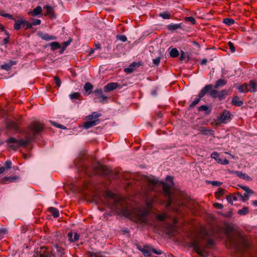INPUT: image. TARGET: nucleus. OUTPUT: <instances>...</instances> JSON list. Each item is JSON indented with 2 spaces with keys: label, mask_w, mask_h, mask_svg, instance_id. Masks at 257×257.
<instances>
[{
  "label": "nucleus",
  "mask_w": 257,
  "mask_h": 257,
  "mask_svg": "<svg viewBox=\"0 0 257 257\" xmlns=\"http://www.w3.org/2000/svg\"><path fill=\"white\" fill-rule=\"evenodd\" d=\"M155 201V198H147L146 201V207H136L130 210L120 196L111 191H107L105 192V201L109 208L138 223L147 222L148 215Z\"/></svg>",
  "instance_id": "nucleus-1"
},
{
  "label": "nucleus",
  "mask_w": 257,
  "mask_h": 257,
  "mask_svg": "<svg viewBox=\"0 0 257 257\" xmlns=\"http://www.w3.org/2000/svg\"><path fill=\"white\" fill-rule=\"evenodd\" d=\"M166 180L170 182L168 184L166 182H162L163 190L166 198L167 208H169L173 204L172 210L175 212L180 213L182 211V208L184 207L187 208L189 210L192 211L193 209L194 202L192 200H188L187 202H184L181 199L175 200L171 197V192L170 188L174 185L173 178L170 176H167Z\"/></svg>",
  "instance_id": "nucleus-2"
},
{
  "label": "nucleus",
  "mask_w": 257,
  "mask_h": 257,
  "mask_svg": "<svg viewBox=\"0 0 257 257\" xmlns=\"http://www.w3.org/2000/svg\"><path fill=\"white\" fill-rule=\"evenodd\" d=\"M226 242L227 246L233 249L235 251H239L240 249V239L238 235L234 233V232L225 231Z\"/></svg>",
  "instance_id": "nucleus-3"
},
{
  "label": "nucleus",
  "mask_w": 257,
  "mask_h": 257,
  "mask_svg": "<svg viewBox=\"0 0 257 257\" xmlns=\"http://www.w3.org/2000/svg\"><path fill=\"white\" fill-rule=\"evenodd\" d=\"M214 245L213 239H209L205 244H202L197 241H194L191 243V246L194 250L201 256H207L208 251L207 248L208 247L212 246Z\"/></svg>",
  "instance_id": "nucleus-4"
},
{
  "label": "nucleus",
  "mask_w": 257,
  "mask_h": 257,
  "mask_svg": "<svg viewBox=\"0 0 257 257\" xmlns=\"http://www.w3.org/2000/svg\"><path fill=\"white\" fill-rule=\"evenodd\" d=\"M31 141V139L28 137H27L26 139L21 140H18L15 138L11 137L6 140L8 147L14 150H17L20 147L26 146Z\"/></svg>",
  "instance_id": "nucleus-5"
},
{
  "label": "nucleus",
  "mask_w": 257,
  "mask_h": 257,
  "mask_svg": "<svg viewBox=\"0 0 257 257\" xmlns=\"http://www.w3.org/2000/svg\"><path fill=\"white\" fill-rule=\"evenodd\" d=\"M101 115V113L93 112L91 114L87 116V121L83 124V127L88 129L97 124L99 122L98 117Z\"/></svg>",
  "instance_id": "nucleus-6"
},
{
  "label": "nucleus",
  "mask_w": 257,
  "mask_h": 257,
  "mask_svg": "<svg viewBox=\"0 0 257 257\" xmlns=\"http://www.w3.org/2000/svg\"><path fill=\"white\" fill-rule=\"evenodd\" d=\"M52 257H61L64 254V249L59 244L54 245L51 248H49Z\"/></svg>",
  "instance_id": "nucleus-7"
},
{
  "label": "nucleus",
  "mask_w": 257,
  "mask_h": 257,
  "mask_svg": "<svg viewBox=\"0 0 257 257\" xmlns=\"http://www.w3.org/2000/svg\"><path fill=\"white\" fill-rule=\"evenodd\" d=\"M43 124L39 122H35L29 126L31 133L35 136L39 134L43 130Z\"/></svg>",
  "instance_id": "nucleus-8"
},
{
  "label": "nucleus",
  "mask_w": 257,
  "mask_h": 257,
  "mask_svg": "<svg viewBox=\"0 0 257 257\" xmlns=\"http://www.w3.org/2000/svg\"><path fill=\"white\" fill-rule=\"evenodd\" d=\"M38 252L36 257H52L50 254V251L47 247H41Z\"/></svg>",
  "instance_id": "nucleus-9"
},
{
  "label": "nucleus",
  "mask_w": 257,
  "mask_h": 257,
  "mask_svg": "<svg viewBox=\"0 0 257 257\" xmlns=\"http://www.w3.org/2000/svg\"><path fill=\"white\" fill-rule=\"evenodd\" d=\"M93 93L95 94L96 97L99 99L100 102L101 103L107 102V97L103 94L101 89H96L93 91Z\"/></svg>",
  "instance_id": "nucleus-10"
},
{
  "label": "nucleus",
  "mask_w": 257,
  "mask_h": 257,
  "mask_svg": "<svg viewBox=\"0 0 257 257\" xmlns=\"http://www.w3.org/2000/svg\"><path fill=\"white\" fill-rule=\"evenodd\" d=\"M242 189L245 191L243 195H242V201L247 200L250 195L254 194V192L247 187L242 186Z\"/></svg>",
  "instance_id": "nucleus-11"
},
{
  "label": "nucleus",
  "mask_w": 257,
  "mask_h": 257,
  "mask_svg": "<svg viewBox=\"0 0 257 257\" xmlns=\"http://www.w3.org/2000/svg\"><path fill=\"white\" fill-rule=\"evenodd\" d=\"M230 113L228 111L224 110L220 114L219 117V121L221 123H226L229 119Z\"/></svg>",
  "instance_id": "nucleus-12"
},
{
  "label": "nucleus",
  "mask_w": 257,
  "mask_h": 257,
  "mask_svg": "<svg viewBox=\"0 0 257 257\" xmlns=\"http://www.w3.org/2000/svg\"><path fill=\"white\" fill-rule=\"evenodd\" d=\"M137 248L141 251L144 256H150L151 255V250L150 247L148 245H144L143 247L141 246L138 245L137 246Z\"/></svg>",
  "instance_id": "nucleus-13"
},
{
  "label": "nucleus",
  "mask_w": 257,
  "mask_h": 257,
  "mask_svg": "<svg viewBox=\"0 0 257 257\" xmlns=\"http://www.w3.org/2000/svg\"><path fill=\"white\" fill-rule=\"evenodd\" d=\"M213 88V85L211 84H207L200 91L198 94V96H199L200 98H202L204 97L205 94L210 92V90H211Z\"/></svg>",
  "instance_id": "nucleus-14"
},
{
  "label": "nucleus",
  "mask_w": 257,
  "mask_h": 257,
  "mask_svg": "<svg viewBox=\"0 0 257 257\" xmlns=\"http://www.w3.org/2000/svg\"><path fill=\"white\" fill-rule=\"evenodd\" d=\"M240 198H241V195H240L239 193L237 195H232L227 196L226 197V199L227 201L232 205H236V201H237Z\"/></svg>",
  "instance_id": "nucleus-15"
},
{
  "label": "nucleus",
  "mask_w": 257,
  "mask_h": 257,
  "mask_svg": "<svg viewBox=\"0 0 257 257\" xmlns=\"http://www.w3.org/2000/svg\"><path fill=\"white\" fill-rule=\"evenodd\" d=\"M140 65L139 63L134 62L128 67L124 68V71L126 73H131L135 70L136 68L138 67Z\"/></svg>",
  "instance_id": "nucleus-16"
},
{
  "label": "nucleus",
  "mask_w": 257,
  "mask_h": 257,
  "mask_svg": "<svg viewBox=\"0 0 257 257\" xmlns=\"http://www.w3.org/2000/svg\"><path fill=\"white\" fill-rule=\"evenodd\" d=\"M97 168L96 173L100 175H107L109 172V170L106 166L102 165L99 163L98 164Z\"/></svg>",
  "instance_id": "nucleus-17"
},
{
  "label": "nucleus",
  "mask_w": 257,
  "mask_h": 257,
  "mask_svg": "<svg viewBox=\"0 0 257 257\" xmlns=\"http://www.w3.org/2000/svg\"><path fill=\"white\" fill-rule=\"evenodd\" d=\"M19 179V177L17 176L5 177L1 180V183L2 184H6L8 182L11 183L15 182Z\"/></svg>",
  "instance_id": "nucleus-18"
},
{
  "label": "nucleus",
  "mask_w": 257,
  "mask_h": 257,
  "mask_svg": "<svg viewBox=\"0 0 257 257\" xmlns=\"http://www.w3.org/2000/svg\"><path fill=\"white\" fill-rule=\"evenodd\" d=\"M80 235L77 233H75L74 234L72 232H69L68 233V240L70 242H74L77 241L79 238Z\"/></svg>",
  "instance_id": "nucleus-19"
},
{
  "label": "nucleus",
  "mask_w": 257,
  "mask_h": 257,
  "mask_svg": "<svg viewBox=\"0 0 257 257\" xmlns=\"http://www.w3.org/2000/svg\"><path fill=\"white\" fill-rule=\"evenodd\" d=\"M39 36L43 40L46 41H50L56 39V37L53 35H49L47 33H39Z\"/></svg>",
  "instance_id": "nucleus-20"
},
{
  "label": "nucleus",
  "mask_w": 257,
  "mask_h": 257,
  "mask_svg": "<svg viewBox=\"0 0 257 257\" xmlns=\"http://www.w3.org/2000/svg\"><path fill=\"white\" fill-rule=\"evenodd\" d=\"M248 90L251 92H254L257 91V83L254 80H251L248 83Z\"/></svg>",
  "instance_id": "nucleus-21"
},
{
  "label": "nucleus",
  "mask_w": 257,
  "mask_h": 257,
  "mask_svg": "<svg viewBox=\"0 0 257 257\" xmlns=\"http://www.w3.org/2000/svg\"><path fill=\"white\" fill-rule=\"evenodd\" d=\"M118 86L117 83L111 82L107 84L104 86V90L106 91H111L116 89Z\"/></svg>",
  "instance_id": "nucleus-22"
},
{
  "label": "nucleus",
  "mask_w": 257,
  "mask_h": 257,
  "mask_svg": "<svg viewBox=\"0 0 257 257\" xmlns=\"http://www.w3.org/2000/svg\"><path fill=\"white\" fill-rule=\"evenodd\" d=\"M42 9L40 6H37L33 11L29 12L28 14L35 17L40 15L42 13Z\"/></svg>",
  "instance_id": "nucleus-23"
},
{
  "label": "nucleus",
  "mask_w": 257,
  "mask_h": 257,
  "mask_svg": "<svg viewBox=\"0 0 257 257\" xmlns=\"http://www.w3.org/2000/svg\"><path fill=\"white\" fill-rule=\"evenodd\" d=\"M44 8L46 9V16H49L51 18H55L54 12L53 8L50 6H45Z\"/></svg>",
  "instance_id": "nucleus-24"
},
{
  "label": "nucleus",
  "mask_w": 257,
  "mask_h": 257,
  "mask_svg": "<svg viewBox=\"0 0 257 257\" xmlns=\"http://www.w3.org/2000/svg\"><path fill=\"white\" fill-rule=\"evenodd\" d=\"M227 83V81L223 79H219L217 80L214 86V88L215 89L224 86Z\"/></svg>",
  "instance_id": "nucleus-25"
},
{
  "label": "nucleus",
  "mask_w": 257,
  "mask_h": 257,
  "mask_svg": "<svg viewBox=\"0 0 257 257\" xmlns=\"http://www.w3.org/2000/svg\"><path fill=\"white\" fill-rule=\"evenodd\" d=\"M16 64V62L13 61H10L8 63L4 64L1 66V68L2 69L9 71L11 69L12 66Z\"/></svg>",
  "instance_id": "nucleus-26"
},
{
  "label": "nucleus",
  "mask_w": 257,
  "mask_h": 257,
  "mask_svg": "<svg viewBox=\"0 0 257 257\" xmlns=\"http://www.w3.org/2000/svg\"><path fill=\"white\" fill-rule=\"evenodd\" d=\"M169 51L172 58L177 57L179 55V51L176 48L170 47L169 48Z\"/></svg>",
  "instance_id": "nucleus-27"
},
{
  "label": "nucleus",
  "mask_w": 257,
  "mask_h": 257,
  "mask_svg": "<svg viewBox=\"0 0 257 257\" xmlns=\"http://www.w3.org/2000/svg\"><path fill=\"white\" fill-rule=\"evenodd\" d=\"M182 28V24H171L167 26V28L169 30L174 31Z\"/></svg>",
  "instance_id": "nucleus-28"
},
{
  "label": "nucleus",
  "mask_w": 257,
  "mask_h": 257,
  "mask_svg": "<svg viewBox=\"0 0 257 257\" xmlns=\"http://www.w3.org/2000/svg\"><path fill=\"white\" fill-rule=\"evenodd\" d=\"M70 98L73 101H74V99H81V94L79 92H73L69 94Z\"/></svg>",
  "instance_id": "nucleus-29"
},
{
  "label": "nucleus",
  "mask_w": 257,
  "mask_h": 257,
  "mask_svg": "<svg viewBox=\"0 0 257 257\" xmlns=\"http://www.w3.org/2000/svg\"><path fill=\"white\" fill-rule=\"evenodd\" d=\"M228 94V91L227 90L224 89L220 91H219L218 95H217V98H218L220 100H222Z\"/></svg>",
  "instance_id": "nucleus-30"
},
{
  "label": "nucleus",
  "mask_w": 257,
  "mask_h": 257,
  "mask_svg": "<svg viewBox=\"0 0 257 257\" xmlns=\"http://www.w3.org/2000/svg\"><path fill=\"white\" fill-rule=\"evenodd\" d=\"M49 211L52 214L55 218H57L59 216V212L58 209L54 207H50L49 208Z\"/></svg>",
  "instance_id": "nucleus-31"
},
{
  "label": "nucleus",
  "mask_w": 257,
  "mask_h": 257,
  "mask_svg": "<svg viewBox=\"0 0 257 257\" xmlns=\"http://www.w3.org/2000/svg\"><path fill=\"white\" fill-rule=\"evenodd\" d=\"M239 98L237 96H234L232 100V103L234 105L240 106H241V101L239 100Z\"/></svg>",
  "instance_id": "nucleus-32"
},
{
  "label": "nucleus",
  "mask_w": 257,
  "mask_h": 257,
  "mask_svg": "<svg viewBox=\"0 0 257 257\" xmlns=\"http://www.w3.org/2000/svg\"><path fill=\"white\" fill-rule=\"evenodd\" d=\"M23 23V25L25 27V30L31 29L32 28V23H30L29 21L25 20L23 19V21H22Z\"/></svg>",
  "instance_id": "nucleus-33"
},
{
  "label": "nucleus",
  "mask_w": 257,
  "mask_h": 257,
  "mask_svg": "<svg viewBox=\"0 0 257 257\" xmlns=\"http://www.w3.org/2000/svg\"><path fill=\"white\" fill-rule=\"evenodd\" d=\"M22 21H23V18L18 20L14 25V29L16 30H19L21 28V25L23 24Z\"/></svg>",
  "instance_id": "nucleus-34"
},
{
  "label": "nucleus",
  "mask_w": 257,
  "mask_h": 257,
  "mask_svg": "<svg viewBox=\"0 0 257 257\" xmlns=\"http://www.w3.org/2000/svg\"><path fill=\"white\" fill-rule=\"evenodd\" d=\"M51 50L54 51L59 49L61 47L60 45L57 42H53L50 43Z\"/></svg>",
  "instance_id": "nucleus-35"
},
{
  "label": "nucleus",
  "mask_w": 257,
  "mask_h": 257,
  "mask_svg": "<svg viewBox=\"0 0 257 257\" xmlns=\"http://www.w3.org/2000/svg\"><path fill=\"white\" fill-rule=\"evenodd\" d=\"M87 254L90 257H103L102 254L100 252H94L88 251Z\"/></svg>",
  "instance_id": "nucleus-36"
},
{
  "label": "nucleus",
  "mask_w": 257,
  "mask_h": 257,
  "mask_svg": "<svg viewBox=\"0 0 257 257\" xmlns=\"http://www.w3.org/2000/svg\"><path fill=\"white\" fill-rule=\"evenodd\" d=\"M223 22L227 26H231L234 23V20L232 19L225 18L223 20Z\"/></svg>",
  "instance_id": "nucleus-37"
},
{
  "label": "nucleus",
  "mask_w": 257,
  "mask_h": 257,
  "mask_svg": "<svg viewBox=\"0 0 257 257\" xmlns=\"http://www.w3.org/2000/svg\"><path fill=\"white\" fill-rule=\"evenodd\" d=\"M168 217V215L165 213L159 214L157 216V219L160 221H163L166 219Z\"/></svg>",
  "instance_id": "nucleus-38"
},
{
  "label": "nucleus",
  "mask_w": 257,
  "mask_h": 257,
  "mask_svg": "<svg viewBox=\"0 0 257 257\" xmlns=\"http://www.w3.org/2000/svg\"><path fill=\"white\" fill-rule=\"evenodd\" d=\"M159 16L164 19H169L171 18L170 14L168 12H164L160 13Z\"/></svg>",
  "instance_id": "nucleus-39"
},
{
  "label": "nucleus",
  "mask_w": 257,
  "mask_h": 257,
  "mask_svg": "<svg viewBox=\"0 0 257 257\" xmlns=\"http://www.w3.org/2000/svg\"><path fill=\"white\" fill-rule=\"evenodd\" d=\"M211 158L215 160L217 163H218V160H221V159L219 158V154L216 152H213L211 155Z\"/></svg>",
  "instance_id": "nucleus-40"
},
{
  "label": "nucleus",
  "mask_w": 257,
  "mask_h": 257,
  "mask_svg": "<svg viewBox=\"0 0 257 257\" xmlns=\"http://www.w3.org/2000/svg\"><path fill=\"white\" fill-rule=\"evenodd\" d=\"M218 92L216 90H212V89L210 90L209 92V95L212 97V98H217V95H218Z\"/></svg>",
  "instance_id": "nucleus-41"
},
{
  "label": "nucleus",
  "mask_w": 257,
  "mask_h": 257,
  "mask_svg": "<svg viewBox=\"0 0 257 257\" xmlns=\"http://www.w3.org/2000/svg\"><path fill=\"white\" fill-rule=\"evenodd\" d=\"M93 88V85L90 82H86L84 85L85 91H88Z\"/></svg>",
  "instance_id": "nucleus-42"
},
{
  "label": "nucleus",
  "mask_w": 257,
  "mask_h": 257,
  "mask_svg": "<svg viewBox=\"0 0 257 257\" xmlns=\"http://www.w3.org/2000/svg\"><path fill=\"white\" fill-rule=\"evenodd\" d=\"M185 20L186 22H190L193 25H195L196 24V22L195 18H193V17H185Z\"/></svg>",
  "instance_id": "nucleus-43"
},
{
  "label": "nucleus",
  "mask_w": 257,
  "mask_h": 257,
  "mask_svg": "<svg viewBox=\"0 0 257 257\" xmlns=\"http://www.w3.org/2000/svg\"><path fill=\"white\" fill-rule=\"evenodd\" d=\"M201 133L203 135H212V131L210 130H207L204 127L202 128Z\"/></svg>",
  "instance_id": "nucleus-44"
},
{
  "label": "nucleus",
  "mask_w": 257,
  "mask_h": 257,
  "mask_svg": "<svg viewBox=\"0 0 257 257\" xmlns=\"http://www.w3.org/2000/svg\"><path fill=\"white\" fill-rule=\"evenodd\" d=\"M8 127L15 130H17L18 129L17 124L12 121L9 122V123L8 124Z\"/></svg>",
  "instance_id": "nucleus-45"
},
{
  "label": "nucleus",
  "mask_w": 257,
  "mask_h": 257,
  "mask_svg": "<svg viewBox=\"0 0 257 257\" xmlns=\"http://www.w3.org/2000/svg\"><path fill=\"white\" fill-rule=\"evenodd\" d=\"M201 98H200L199 96H198V98H196L190 104L189 106L190 108H193L196 104H197Z\"/></svg>",
  "instance_id": "nucleus-46"
},
{
  "label": "nucleus",
  "mask_w": 257,
  "mask_h": 257,
  "mask_svg": "<svg viewBox=\"0 0 257 257\" xmlns=\"http://www.w3.org/2000/svg\"><path fill=\"white\" fill-rule=\"evenodd\" d=\"M149 182L150 185L151 186V189L153 190V186L155 185V184H156L157 183L158 180L156 179H150L149 180Z\"/></svg>",
  "instance_id": "nucleus-47"
},
{
  "label": "nucleus",
  "mask_w": 257,
  "mask_h": 257,
  "mask_svg": "<svg viewBox=\"0 0 257 257\" xmlns=\"http://www.w3.org/2000/svg\"><path fill=\"white\" fill-rule=\"evenodd\" d=\"M116 38L117 40H119L123 42H124L127 41L126 37L123 35H117Z\"/></svg>",
  "instance_id": "nucleus-48"
},
{
  "label": "nucleus",
  "mask_w": 257,
  "mask_h": 257,
  "mask_svg": "<svg viewBox=\"0 0 257 257\" xmlns=\"http://www.w3.org/2000/svg\"><path fill=\"white\" fill-rule=\"evenodd\" d=\"M248 88V84L244 83L242 84V92L249 91Z\"/></svg>",
  "instance_id": "nucleus-49"
},
{
  "label": "nucleus",
  "mask_w": 257,
  "mask_h": 257,
  "mask_svg": "<svg viewBox=\"0 0 257 257\" xmlns=\"http://www.w3.org/2000/svg\"><path fill=\"white\" fill-rule=\"evenodd\" d=\"M12 162L11 161L8 160L5 162L4 167L5 168V169H10L12 167Z\"/></svg>",
  "instance_id": "nucleus-50"
},
{
  "label": "nucleus",
  "mask_w": 257,
  "mask_h": 257,
  "mask_svg": "<svg viewBox=\"0 0 257 257\" xmlns=\"http://www.w3.org/2000/svg\"><path fill=\"white\" fill-rule=\"evenodd\" d=\"M54 81L56 85L58 87H60L61 86V81L60 79L57 76H55L54 77Z\"/></svg>",
  "instance_id": "nucleus-51"
},
{
  "label": "nucleus",
  "mask_w": 257,
  "mask_h": 257,
  "mask_svg": "<svg viewBox=\"0 0 257 257\" xmlns=\"http://www.w3.org/2000/svg\"><path fill=\"white\" fill-rule=\"evenodd\" d=\"M7 230L5 228H2L0 229V239L4 237V235L6 234Z\"/></svg>",
  "instance_id": "nucleus-52"
},
{
  "label": "nucleus",
  "mask_w": 257,
  "mask_h": 257,
  "mask_svg": "<svg viewBox=\"0 0 257 257\" xmlns=\"http://www.w3.org/2000/svg\"><path fill=\"white\" fill-rule=\"evenodd\" d=\"M209 183L211 184L214 186H219L222 184L221 182L216 181H209Z\"/></svg>",
  "instance_id": "nucleus-53"
},
{
  "label": "nucleus",
  "mask_w": 257,
  "mask_h": 257,
  "mask_svg": "<svg viewBox=\"0 0 257 257\" xmlns=\"http://www.w3.org/2000/svg\"><path fill=\"white\" fill-rule=\"evenodd\" d=\"M51 123L52 124L54 125V126H56L58 128H62V129H66V127L60 124H58L56 122H54V121H51Z\"/></svg>",
  "instance_id": "nucleus-54"
},
{
  "label": "nucleus",
  "mask_w": 257,
  "mask_h": 257,
  "mask_svg": "<svg viewBox=\"0 0 257 257\" xmlns=\"http://www.w3.org/2000/svg\"><path fill=\"white\" fill-rule=\"evenodd\" d=\"M228 47H229V49L230 50V51L232 53H233L235 52V48H234L233 44L232 42H228Z\"/></svg>",
  "instance_id": "nucleus-55"
},
{
  "label": "nucleus",
  "mask_w": 257,
  "mask_h": 257,
  "mask_svg": "<svg viewBox=\"0 0 257 257\" xmlns=\"http://www.w3.org/2000/svg\"><path fill=\"white\" fill-rule=\"evenodd\" d=\"M41 21L39 19L34 20L32 23V26L39 25L41 24Z\"/></svg>",
  "instance_id": "nucleus-56"
},
{
  "label": "nucleus",
  "mask_w": 257,
  "mask_h": 257,
  "mask_svg": "<svg viewBox=\"0 0 257 257\" xmlns=\"http://www.w3.org/2000/svg\"><path fill=\"white\" fill-rule=\"evenodd\" d=\"M229 163V161L226 159H221L218 160V163L223 164V165H227Z\"/></svg>",
  "instance_id": "nucleus-57"
},
{
  "label": "nucleus",
  "mask_w": 257,
  "mask_h": 257,
  "mask_svg": "<svg viewBox=\"0 0 257 257\" xmlns=\"http://www.w3.org/2000/svg\"><path fill=\"white\" fill-rule=\"evenodd\" d=\"M213 205L215 208L219 209H222L223 207V206L222 204L218 203H215L213 204Z\"/></svg>",
  "instance_id": "nucleus-58"
},
{
  "label": "nucleus",
  "mask_w": 257,
  "mask_h": 257,
  "mask_svg": "<svg viewBox=\"0 0 257 257\" xmlns=\"http://www.w3.org/2000/svg\"><path fill=\"white\" fill-rule=\"evenodd\" d=\"M170 229L168 231L167 233L169 234H173V230H174V226L170 224H169Z\"/></svg>",
  "instance_id": "nucleus-59"
},
{
  "label": "nucleus",
  "mask_w": 257,
  "mask_h": 257,
  "mask_svg": "<svg viewBox=\"0 0 257 257\" xmlns=\"http://www.w3.org/2000/svg\"><path fill=\"white\" fill-rule=\"evenodd\" d=\"M242 179L249 181L251 180V178L247 174L242 173Z\"/></svg>",
  "instance_id": "nucleus-60"
},
{
  "label": "nucleus",
  "mask_w": 257,
  "mask_h": 257,
  "mask_svg": "<svg viewBox=\"0 0 257 257\" xmlns=\"http://www.w3.org/2000/svg\"><path fill=\"white\" fill-rule=\"evenodd\" d=\"M224 193V190L222 189L219 188L218 191L216 193V196H222Z\"/></svg>",
  "instance_id": "nucleus-61"
},
{
  "label": "nucleus",
  "mask_w": 257,
  "mask_h": 257,
  "mask_svg": "<svg viewBox=\"0 0 257 257\" xmlns=\"http://www.w3.org/2000/svg\"><path fill=\"white\" fill-rule=\"evenodd\" d=\"M151 251L154 253L158 255H160L162 253V251L161 250H156L154 248H152Z\"/></svg>",
  "instance_id": "nucleus-62"
},
{
  "label": "nucleus",
  "mask_w": 257,
  "mask_h": 257,
  "mask_svg": "<svg viewBox=\"0 0 257 257\" xmlns=\"http://www.w3.org/2000/svg\"><path fill=\"white\" fill-rule=\"evenodd\" d=\"M207 109H208V106L206 105H202L200 106L198 108V110L199 111H206Z\"/></svg>",
  "instance_id": "nucleus-63"
},
{
  "label": "nucleus",
  "mask_w": 257,
  "mask_h": 257,
  "mask_svg": "<svg viewBox=\"0 0 257 257\" xmlns=\"http://www.w3.org/2000/svg\"><path fill=\"white\" fill-rule=\"evenodd\" d=\"M248 208L247 207H244L242 208V215H245L248 212Z\"/></svg>",
  "instance_id": "nucleus-64"
}]
</instances>
